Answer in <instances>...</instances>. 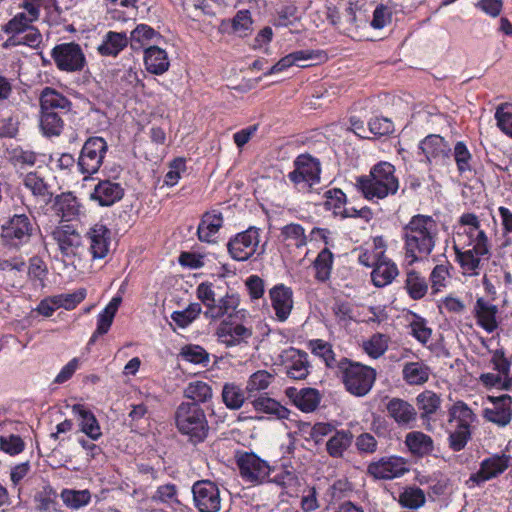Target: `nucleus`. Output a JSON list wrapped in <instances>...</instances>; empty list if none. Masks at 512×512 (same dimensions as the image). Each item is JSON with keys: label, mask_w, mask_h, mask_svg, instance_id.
Instances as JSON below:
<instances>
[{"label": "nucleus", "mask_w": 512, "mask_h": 512, "mask_svg": "<svg viewBox=\"0 0 512 512\" xmlns=\"http://www.w3.org/2000/svg\"><path fill=\"white\" fill-rule=\"evenodd\" d=\"M438 226L436 221L427 215H415L403 228L406 257L411 258L410 264L426 258L435 247Z\"/></svg>", "instance_id": "nucleus-1"}, {"label": "nucleus", "mask_w": 512, "mask_h": 512, "mask_svg": "<svg viewBox=\"0 0 512 512\" xmlns=\"http://www.w3.org/2000/svg\"><path fill=\"white\" fill-rule=\"evenodd\" d=\"M358 187L364 197L372 200L383 199L394 195L399 188V182L395 176V168L388 162H380L374 165L368 176L358 179Z\"/></svg>", "instance_id": "nucleus-2"}, {"label": "nucleus", "mask_w": 512, "mask_h": 512, "mask_svg": "<svg viewBox=\"0 0 512 512\" xmlns=\"http://www.w3.org/2000/svg\"><path fill=\"white\" fill-rule=\"evenodd\" d=\"M342 382L346 390L354 396H365L372 388L376 371L358 362H351L347 358L336 363Z\"/></svg>", "instance_id": "nucleus-3"}, {"label": "nucleus", "mask_w": 512, "mask_h": 512, "mask_svg": "<svg viewBox=\"0 0 512 512\" xmlns=\"http://www.w3.org/2000/svg\"><path fill=\"white\" fill-rule=\"evenodd\" d=\"M178 430L191 442H202L209 430L204 410L196 403H181L175 413Z\"/></svg>", "instance_id": "nucleus-4"}, {"label": "nucleus", "mask_w": 512, "mask_h": 512, "mask_svg": "<svg viewBox=\"0 0 512 512\" xmlns=\"http://www.w3.org/2000/svg\"><path fill=\"white\" fill-rule=\"evenodd\" d=\"M320 162L309 154H301L294 161V170L288 174L289 180L301 192H309L320 181Z\"/></svg>", "instance_id": "nucleus-5"}, {"label": "nucleus", "mask_w": 512, "mask_h": 512, "mask_svg": "<svg viewBox=\"0 0 512 512\" xmlns=\"http://www.w3.org/2000/svg\"><path fill=\"white\" fill-rule=\"evenodd\" d=\"M57 68L64 72H80L86 65V58L79 44L74 42L56 45L51 51Z\"/></svg>", "instance_id": "nucleus-6"}, {"label": "nucleus", "mask_w": 512, "mask_h": 512, "mask_svg": "<svg viewBox=\"0 0 512 512\" xmlns=\"http://www.w3.org/2000/svg\"><path fill=\"white\" fill-rule=\"evenodd\" d=\"M107 143L102 137H91L83 145L78 166L82 174H94L102 165Z\"/></svg>", "instance_id": "nucleus-7"}, {"label": "nucleus", "mask_w": 512, "mask_h": 512, "mask_svg": "<svg viewBox=\"0 0 512 512\" xmlns=\"http://www.w3.org/2000/svg\"><path fill=\"white\" fill-rule=\"evenodd\" d=\"M193 501L199 512H218L221 509L220 490L210 480L196 481L192 486Z\"/></svg>", "instance_id": "nucleus-8"}, {"label": "nucleus", "mask_w": 512, "mask_h": 512, "mask_svg": "<svg viewBox=\"0 0 512 512\" xmlns=\"http://www.w3.org/2000/svg\"><path fill=\"white\" fill-rule=\"evenodd\" d=\"M51 236L57 243L64 261L73 262L82 248V237L76 228L70 224L60 225L52 231Z\"/></svg>", "instance_id": "nucleus-9"}, {"label": "nucleus", "mask_w": 512, "mask_h": 512, "mask_svg": "<svg viewBox=\"0 0 512 512\" xmlns=\"http://www.w3.org/2000/svg\"><path fill=\"white\" fill-rule=\"evenodd\" d=\"M259 245V229L249 227L231 239L227 248L231 257L237 261H245L254 255Z\"/></svg>", "instance_id": "nucleus-10"}, {"label": "nucleus", "mask_w": 512, "mask_h": 512, "mask_svg": "<svg viewBox=\"0 0 512 512\" xmlns=\"http://www.w3.org/2000/svg\"><path fill=\"white\" fill-rule=\"evenodd\" d=\"M242 478L253 484L262 483L270 473L269 464L252 452H245L237 459Z\"/></svg>", "instance_id": "nucleus-11"}, {"label": "nucleus", "mask_w": 512, "mask_h": 512, "mask_svg": "<svg viewBox=\"0 0 512 512\" xmlns=\"http://www.w3.org/2000/svg\"><path fill=\"white\" fill-rule=\"evenodd\" d=\"M408 471L407 462L402 457H382L371 462L367 467V474L377 480H391L401 477Z\"/></svg>", "instance_id": "nucleus-12"}, {"label": "nucleus", "mask_w": 512, "mask_h": 512, "mask_svg": "<svg viewBox=\"0 0 512 512\" xmlns=\"http://www.w3.org/2000/svg\"><path fill=\"white\" fill-rule=\"evenodd\" d=\"M281 362L286 375L292 380H303L309 375L310 363L304 351L289 348L281 354Z\"/></svg>", "instance_id": "nucleus-13"}, {"label": "nucleus", "mask_w": 512, "mask_h": 512, "mask_svg": "<svg viewBox=\"0 0 512 512\" xmlns=\"http://www.w3.org/2000/svg\"><path fill=\"white\" fill-rule=\"evenodd\" d=\"M33 225L25 214H15L2 226V237L12 245L27 243L32 235Z\"/></svg>", "instance_id": "nucleus-14"}, {"label": "nucleus", "mask_w": 512, "mask_h": 512, "mask_svg": "<svg viewBox=\"0 0 512 512\" xmlns=\"http://www.w3.org/2000/svg\"><path fill=\"white\" fill-rule=\"evenodd\" d=\"M252 335L251 328L227 320L222 321L216 330L218 341L228 348L247 343Z\"/></svg>", "instance_id": "nucleus-15"}, {"label": "nucleus", "mask_w": 512, "mask_h": 512, "mask_svg": "<svg viewBox=\"0 0 512 512\" xmlns=\"http://www.w3.org/2000/svg\"><path fill=\"white\" fill-rule=\"evenodd\" d=\"M388 415L401 427L412 428L417 421V410L408 401L392 398L386 405Z\"/></svg>", "instance_id": "nucleus-16"}, {"label": "nucleus", "mask_w": 512, "mask_h": 512, "mask_svg": "<svg viewBox=\"0 0 512 512\" xmlns=\"http://www.w3.org/2000/svg\"><path fill=\"white\" fill-rule=\"evenodd\" d=\"M488 400L494 404V408L485 409V418L499 426H506L512 417V397L505 394L499 397L488 396Z\"/></svg>", "instance_id": "nucleus-17"}, {"label": "nucleus", "mask_w": 512, "mask_h": 512, "mask_svg": "<svg viewBox=\"0 0 512 512\" xmlns=\"http://www.w3.org/2000/svg\"><path fill=\"white\" fill-rule=\"evenodd\" d=\"M87 237L90 241L89 251L93 259H103L106 257L111 241L110 230L102 224H95L87 232Z\"/></svg>", "instance_id": "nucleus-18"}, {"label": "nucleus", "mask_w": 512, "mask_h": 512, "mask_svg": "<svg viewBox=\"0 0 512 512\" xmlns=\"http://www.w3.org/2000/svg\"><path fill=\"white\" fill-rule=\"evenodd\" d=\"M509 458L503 456H492L482 461L480 469L472 474L470 480L480 484L502 474L508 468Z\"/></svg>", "instance_id": "nucleus-19"}, {"label": "nucleus", "mask_w": 512, "mask_h": 512, "mask_svg": "<svg viewBox=\"0 0 512 512\" xmlns=\"http://www.w3.org/2000/svg\"><path fill=\"white\" fill-rule=\"evenodd\" d=\"M428 162L442 161L449 156L451 148L443 137L436 134L428 135L419 147Z\"/></svg>", "instance_id": "nucleus-20"}, {"label": "nucleus", "mask_w": 512, "mask_h": 512, "mask_svg": "<svg viewBox=\"0 0 512 512\" xmlns=\"http://www.w3.org/2000/svg\"><path fill=\"white\" fill-rule=\"evenodd\" d=\"M123 195L124 189L119 183L103 180L95 186L91 199L97 201L101 206H111L121 200Z\"/></svg>", "instance_id": "nucleus-21"}, {"label": "nucleus", "mask_w": 512, "mask_h": 512, "mask_svg": "<svg viewBox=\"0 0 512 512\" xmlns=\"http://www.w3.org/2000/svg\"><path fill=\"white\" fill-rule=\"evenodd\" d=\"M286 395L303 412L314 411L321 401V394L315 388H303L298 390L290 387L286 390Z\"/></svg>", "instance_id": "nucleus-22"}, {"label": "nucleus", "mask_w": 512, "mask_h": 512, "mask_svg": "<svg viewBox=\"0 0 512 512\" xmlns=\"http://www.w3.org/2000/svg\"><path fill=\"white\" fill-rule=\"evenodd\" d=\"M475 317L487 333H492L498 328V307L484 298H478L474 306Z\"/></svg>", "instance_id": "nucleus-23"}, {"label": "nucleus", "mask_w": 512, "mask_h": 512, "mask_svg": "<svg viewBox=\"0 0 512 512\" xmlns=\"http://www.w3.org/2000/svg\"><path fill=\"white\" fill-rule=\"evenodd\" d=\"M270 297L278 319L286 320L293 307L291 289L284 285L275 286L270 290Z\"/></svg>", "instance_id": "nucleus-24"}, {"label": "nucleus", "mask_w": 512, "mask_h": 512, "mask_svg": "<svg viewBox=\"0 0 512 512\" xmlns=\"http://www.w3.org/2000/svg\"><path fill=\"white\" fill-rule=\"evenodd\" d=\"M223 225V216L215 210L206 212L197 229L198 239L202 242H213V237Z\"/></svg>", "instance_id": "nucleus-25"}, {"label": "nucleus", "mask_w": 512, "mask_h": 512, "mask_svg": "<svg viewBox=\"0 0 512 512\" xmlns=\"http://www.w3.org/2000/svg\"><path fill=\"white\" fill-rule=\"evenodd\" d=\"M72 412L79 421L81 431L92 440H97L101 436L100 426L94 414L81 404L72 406Z\"/></svg>", "instance_id": "nucleus-26"}, {"label": "nucleus", "mask_w": 512, "mask_h": 512, "mask_svg": "<svg viewBox=\"0 0 512 512\" xmlns=\"http://www.w3.org/2000/svg\"><path fill=\"white\" fill-rule=\"evenodd\" d=\"M398 273V268L395 263L386 258H380L374 266L371 278L375 286L384 287L390 284Z\"/></svg>", "instance_id": "nucleus-27"}, {"label": "nucleus", "mask_w": 512, "mask_h": 512, "mask_svg": "<svg viewBox=\"0 0 512 512\" xmlns=\"http://www.w3.org/2000/svg\"><path fill=\"white\" fill-rule=\"evenodd\" d=\"M442 399L440 395L431 391L425 390L419 393L416 397V405L420 410V418L429 421L431 416L436 414L440 409Z\"/></svg>", "instance_id": "nucleus-28"}, {"label": "nucleus", "mask_w": 512, "mask_h": 512, "mask_svg": "<svg viewBox=\"0 0 512 512\" xmlns=\"http://www.w3.org/2000/svg\"><path fill=\"white\" fill-rule=\"evenodd\" d=\"M53 209L58 216H61L62 219L70 221L78 214L79 203L72 193H62L55 197Z\"/></svg>", "instance_id": "nucleus-29"}, {"label": "nucleus", "mask_w": 512, "mask_h": 512, "mask_svg": "<svg viewBox=\"0 0 512 512\" xmlns=\"http://www.w3.org/2000/svg\"><path fill=\"white\" fill-rule=\"evenodd\" d=\"M144 61L147 70L153 74H162L169 68L166 52L157 46H150L145 49Z\"/></svg>", "instance_id": "nucleus-30"}, {"label": "nucleus", "mask_w": 512, "mask_h": 512, "mask_svg": "<svg viewBox=\"0 0 512 512\" xmlns=\"http://www.w3.org/2000/svg\"><path fill=\"white\" fill-rule=\"evenodd\" d=\"M128 44V37L123 32L109 31L99 45L98 52L103 56H117Z\"/></svg>", "instance_id": "nucleus-31"}, {"label": "nucleus", "mask_w": 512, "mask_h": 512, "mask_svg": "<svg viewBox=\"0 0 512 512\" xmlns=\"http://www.w3.org/2000/svg\"><path fill=\"white\" fill-rule=\"evenodd\" d=\"M41 111H54V109H61L68 111L71 102L58 91L46 87L40 95Z\"/></svg>", "instance_id": "nucleus-32"}, {"label": "nucleus", "mask_w": 512, "mask_h": 512, "mask_svg": "<svg viewBox=\"0 0 512 512\" xmlns=\"http://www.w3.org/2000/svg\"><path fill=\"white\" fill-rule=\"evenodd\" d=\"M353 435L349 430L336 431L327 441L326 450L331 457H342L344 452L350 447Z\"/></svg>", "instance_id": "nucleus-33"}, {"label": "nucleus", "mask_w": 512, "mask_h": 512, "mask_svg": "<svg viewBox=\"0 0 512 512\" xmlns=\"http://www.w3.org/2000/svg\"><path fill=\"white\" fill-rule=\"evenodd\" d=\"M402 375L409 385H422L428 381L430 369L423 363L408 362L403 367Z\"/></svg>", "instance_id": "nucleus-34"}, {"label": "nucleus", "mask_w": 512, "mask_h": 512, "mask_svg": "<svg viewBox=\"0 0 512 512\" xmlns=\"http://www.w3.org/2000/svg\"><path fill=\"white\" fill-rule=\"evenodd\" d=\"M405 443L413 454L427 455L433 450V440L423 432L413 431L406 435Z\"/></svg>", "instance_id": "nucleus-35"}, {"label": "nucleus", "mask_w": 512, "mask_h": 512, "mask_svg": "<svg viewBox=\"0 0 512 512\" xmlns=\"http://www.w3.org/2000/svg\"><path fill=\"white\" fill-rule=\"evenodd\" d=\"M24 186L29 189L33 196L41 200L44 204H48L52 200V193L42 178L36 173H28L23 179Z\"/></svg>", "instance_id": "nucleus-36"}, {"label": "nucleus", "mask_w": 512, "mask_h": 512, "mask_svg": "<svg viewBox=\"0 0 512 512\" xmlns=\"http://www.w3.org/2000/svg\"><path fill=\"white\" fill-rule=\"evenodd\" d=\"M405 289L413 300H419L426 295L428 284L426 279L421 276L419 272L411 270L406 274Z\"/></svg>", "instance_id": "nucleus-37"}, {"label": "nucleus", "mask_w": 512, "mask_h": 512, "mask_svg": "<svg viewBox=\"0 0 512 512\" xmlns=\"http://www.w3.org/2000/svg\"><path fill=\"white\" fill-rule=\"evenodd\" d=\"M60 498L68 508L78 510L90 503L91 493L88 489H63Z\"/></svg>", "instance_id": "nucleus-38"}, {"label": "nucleus", "mask_w": 512, "mask_h": 512, "mask_svg": "<svg viewBox=\"0 0 512 512\" xmlns=\"http://www.w3.org/2000/svg\"><path fill=\"white\" fill-rule=\"evenodd\" d=\"M221 396L223 403L230 410L240 409L245 402L244 391L235 383H225Z\"/></svg>", "instance_id": "nucleus-39"}, {"label": "nucleus", "mask_w": 512, "mask_h": 512, "mask_svg": "<svg viewBox=\"0 0 512 512\" xmlns=\"http://www.w3.org/2000/svg\"><path fill=\"white\" fill-rule=\"evenodd\" d=\"M121 302L122 298L120 296L113 297L105 309L99 314L97 333L106 334L109 331Z\"/></svg>", "instance_id": "nucleus-40"}, {"label": "nucleus", "mask_w": 512, "mask_h": 512, "mask_svg": "<svg viewBox=\"0 0 512 512\" xmlns=\"http://www.w3.org/2000/svg\"><path fill=\"white\" fill-rule=\"evenodd\" d=\"M212 395V388L203 381L191 382L184 390V396L198 405L209 401Z\"/></svg>", "instance_id": "nucleus-41"}, {"label": "nucleus", "mask_w": 512, "mask_h": 512, "mask_svg": "<svg viewBox=\"0 0 512 512\" xmlns=\"http://www.w3.org/2000/svg\"><path fill=\"white\" fill-rule=\"evenodd\" d=\"M252 405L255 410L275 415L278 419H286L289 415L288 409L270 397H259L252 401Z\"/></svg>", "instance_id": "nucleus-42"}, {"label": "nucleus", "mask_w": 512, "mask_h": 512, "mask_svg": "<svg viewBox=\"0 0 512 512\" xmlns=\"http://www.w3.org/2000/svg\"><path fill=\"white\" fill-rule=\"evenodd\" d=\"M40 127L46 136H58L63 129V120L54 111H41Z\"/></svg>", "instance_id": "nucleus-43"}, {"label": "nucleus", "mask_w": 512, "mask_h": 512, "mask_svg": "<svg viewBox=\"0 0 512 512\" xmlns=\"http://www.w3.org/2000/svg\"><path fill=\"white\" fill-rule=\"evenodd\" d=\"M449 421L456 420L458 422L457 426L470 428L471 423L474 421L475 415L472 410L467 406L466 403L462 401H457L450 409H449Z\"/></svg>", "instance_id": "nucleus-44"}, {"label": "nucleus", "mask_w": 512, "mask_h": 512, "mask_svg": "<svg viewBox=\"0 0 512 512\" xmlns=\"http://www.w3.org/2000/svg\"><path fill=\"white\" fill-rule=\"evenodd\" d=\"M273 380V374L266 370H258L249 377L246 385V392L249 395H252L253 393L265 390Z\"/></svg>", "instance_id": "nucleus-45"}, {"label": "nucleus", "mask_w": 512, "mask_h": 512, "mask_svg": "<svg viewBox=\"0 0 512 512\" xmlns=\"http://www.w3.org/2000/svg\"><path fill=\"white\" fill-rule=\"evenodd\" d=\"M426 498L422 489L409 487L399 496V503L410 509H418L425 504Z\"/></svg>", "instance_id": "nucleus-46"}, {"label": "nucleus", "mask_w": 512, "mask_h": 512, "mask_svg": "<svg viewBox=\"0 0 512 512\" xmlns=\"http://www.w3.org/2000/svg\"><path fill=\"white\" fill-rule=\"evenodd\" d=\"M333 262V255L327 248L323 249L317 256L314 266L316 269V278L325 281L329 278Z\"/></svg>", "instance_id": "nucleus-47"}, {"label": "nucleus", "mask_w": 512, "mask_h": 512, "mask_svg": "<svg viewBox=\"0 0 512 512\" xmlns=\"http://www.w3.org/2000/svg\"><path fill=\"white\" fill-rule=\"evenodd\" d=\"M201 311L199 303H191L185 310L173 312L171 318L179 327L185 328L200 315Z\"/></svg>", "instance_id": "nucleus-48"}, {"label": "nucleus", "mask_w": 512, "mask_h": 512, "mask_svg": "<svg viewBox=\"0 0 512 512\" xmlns=\"http://www.w3.org/2000/svg\"><path fill=\"white\" fill-rule=\"evenodd\" d=\"M156 36V32L148 25H138L130 34V44L133 49L143 48L146 43Z\"/></svg>", "instance_id": "nucleus-49"}, {"label": "nucleus", "mask_w": 512, "mask_h": 512, "mask_svg": "<svg viewBox=\"0 0 512 512\" xmlns=\"http://www.w3.org/2000/svg\"><path fill=\"white\" fill-rule=\"evenodd\" d=\"M495 118L498 127L512 137V104L503 103L496 109Z\"/></svg>", "instance_id": "nucleus-50"}, {"label": "nucleus", "mask_w": 512, "mask_h": 512, "mask_svg": "<svg viewBox=\"0 0 512 512\" xmlns=\"http://www.w3.org/2000/svg\"><path fill=\"white\" fill-rule=\"evenodd\" d=\"M299 11L296 5L287 4L280 8L278 11V17L275 20V26L280 27H289L293 26L297 21H299Z\"/></svg>", "instance_id": "nucleus-51"}, {"label": "nucleus", "mask_w": 512, "mask_h": 512, "mask_svg": "<svg viewBox=\"0 0 512 512\" xmlns=\"http://www.w3.org/2000/svg\"><path fill=\"white\" fill-rule=\"evenodd\" d=\"M388 348L387 337L383 334H374L367 342L364 343V350L373 357L379 358Z\"/></svg>", "instance_id": "nucleus-52"}, {"label": "nucleus", "mask_w": 512, "mask_h": 512, "mask_svg": "<svg viewBox=\"0 0 512 512\" xmlns=\"http://www.w3.org/2000/svg\"><path fill=\"white\" fill-rule=\"evenodd\" d=\"M9 161L16 167H31L36 162V154L33 151L14 148L9 152Z\"/></svg>", "instance_id": "nucleus-53"}, {"label": "nucleus", "mask_w": 512, "mask_h": 512, "mask_svg": "<svg viewBox=\"0 0 512 512\" xmlns=\"http://www.w3.org/2000/svg\"><path fill=\"white\" fill-rule=\"evenodd\" d=\"M457 260L465 272H474L480 264V256L476 255L474 249L462 252L457 246L454 247Z\"/></svg>", "instance_id": "nucleus-54"}, {"label": "nucleus", "mask_w": 512, "mask_h": 512, "mask_svg": "<svg viewBox=\"0 0 512 512\" xmlns=\"http://www.w3.org/2000/svg\"><path fill=\"white\" fill-rule=\"evenodd\" d=\"M471 154L463 142H457L454 147V159L457 164L458 171L463 174L471 172L470 165Z\"/></svg>", "instance_id": "nucleus-55"}, {"label": "nucleus", "mask_w": 512, "mask_h": 512, "mask_svg": "<svg viewBox=\"0 0 512 512\" xmlns=\"http://www.w3.org/2000/svg\"><path fill=\"white\" fill-rule=\"evenodd\" d=\"M33 22L26 13H18L4 26V31L8 34H20L27 31Z\"/></svg>", "instance_id": "nucleus-56"}, {"label": "nucleus", "mask_w": 512, "mask_h": 512, "mask_svg": "<svg viewBox=\"0 0 512 512\" xmlns=\"http://www.w3.org/2000/svg\"><path fill=\"white\" fill-rule=\"evenodd\" d=\"M281 235L285 240H294L296 247H302L306 244L304 229L299 224H288L281 230Z\"/></svg>", "instance_id": "nucleus-57"}, {"label": "nucleus", "mask_w": 512, "mask_h": 512, "mask_svg": "<svg viewBox=\"0 0 512 512\" xmlns=\"http://www.w3.org/2000/svg\"><path fill=\"white\" fill-rule=\"evenodd\" d=\"M471 437L470 429L457 426L456 430L449 435V446L453 451H461Z\"/></svg>", "instance_id": "nucleus-58"}, {"label": "nucleus", "mask_w": 512, "mask_h": 512, "mask_svg": "<svg viewBox=\"0 0 512 512\" xmlns=\"http://www.w3.org/2000/svg\"><path fill=\"white\" fill-rule=\"evenodd\" d=\"M86 292L84 289H79L73 293L56 295V304L59 307H64L67 310L74 309L81 301L84 300Z\"/></svg>", "instance_id": "nucleus-59"}, {"label": "nucleus", "mask_w": 512, "mask_h": 512, "mask_svg": "<svg viewBox=\"0 0 512 512\" xmlns=\"http://www.w3.org/2000/svg\"><path fill=\"white\" fill-rule=\"evenodd\" d=\"M394 126L389 118L375 117L369 121L371 136H384L393 132Z\"/></svg>", "instance_id": "nucleus-60"}, {"label": "nucleus", "mask_w": 512, "mask_h": 512, "mask_svg": "<svg viewBox=\"0 0 512 512\" xmlns=\"http://www.w3.org/2000/svg\"><path fill=\"white\" fill-rule=\"evenodd\" d=\"M312 351L323 358L328 367H333L336 363L334 352L328 343L316 340L312 343Z\"/></svg>", "instance_id": "nucleus-61"}, {"label": "nucleus", "mask_w": 512, "mask_h": 512, "mask_svg": "<svg viewBox=\"0 0 512 512\" xmlns=\"http://www.w3.org/2000/svg\"><path fill=\"white\" fill-rule=\"evenodd\" d=\"M0 448L10 454L15 455L24 449V442L20 436L10 435L9 437H0Z\"/></svg>", "instance_id": "nucleus-62"}, {"label": "nucleus", "mask_w": 512, "mask_h": 512, "mask_svg": "<svg viewBox=\"0 0 512 512\" xmlns=\"http://www.w3.org/2000/svg\"><path fill=\"white\" fill-rule=\"evenodd\" d=\"M181 355L189 362L200 364L208 361L207 352L200 346H186L182 349Z\"/></svg>", "instance_id": "nucleus-63"}, {"label": "nucleus", "mask_w": 512, "mask_h": 512, "mask_svg": "<svg viewBox=\"0 0 512 512\" xmlns=\"http://www.w3.org/2000/svg\"><path fill=\"white\" fill-rule=\"evenodd\" d=\"M411 332L412 335L422 344L428 342L431 337V329L428 328L425 324V320L423 318H417L411 324Z\"/></svg>", "instance_id": "nucleus-64"}]
</instances>
